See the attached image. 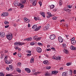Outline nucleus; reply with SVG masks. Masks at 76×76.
Instances as JSON below:
<instances>
[{"instance_id": "f257e3e1", "label": "nucleus", "mask_w": 76, "mask_h": 76, "mask_svg": "<svg viewBox=\"0 0 76 76\" xmlns=\"http://www.w3.org/2000/svg\"><path fill=\"white\" fill-rule=\"evenodd\" d=\"M32 28V29H34L35 31H38L39 29L41 28V26L37 27V26L36 25H35L33 26Z\"/></svg>"}, {"instance_id": "f03ea898", "label": "nucleus", "mask_w": 76, "mask_h": 76, "mask_svg": "<svg viewBox=\"0 0 76 76\" xmlns=\"http://www.w3.org/2000/svg\"><path fill=\"white\" fill-rule=\"evenodd\" d=\"M13 35H12V33H10V34H8L7 35V38L9 40H11L12 39V38H13Z\"/></svg>"}, {"instance_id": "7ed1b4c3", "label": "nucleus", "mask_w": 76, "mask_h": 76, "mask_svg": "<svg viewBox=\"0 0 76 76\" xmlns=\"http://www.w3.org/2000/svg\"><path fill=\"white\" fill-rule=\"evenodd\" d=\"M25 44V43H22L20 42H15L14 44V45H23Z\"/></svg>"}, {"instance_id": "20e7f679", "label": "nucleus", "mask_w": 76, "mask_h": 76, "mask_svg": "<svg viewBox=\"0 0 76 76\" xmlns=\"http://www.w3.org/2000/svg\"><path fill=\"white\" fill-rule=\"evenodd\" d=\"M26 1V0H21L18 4V6H20L23 4H25V3Z\"/></svg>"}, {"instance_id": "39448f33", "label": "nucleus", "mask_w": 76, "mask_h": 76, "mask_svg": "<svg viewBox=\"0 0 76 76\" xmlns=\"http://www.w3.org/2000/svg\"><path fill=\"white\" fill-rule=\"evenodd\" d=\"M30 3H31L32 4V5L33 6H35L36 5V3H37L35 0L34 1V0H31Z\"/></svg>"}, {"instance_id": "423d86ee", "label": "nucleus", "mask_w": 76, "mask_h": 76, "mask_svg": "<svg viewBox=\"0 0 76 76\" xmlns=\"http://www.w3.org/2000/svg\"><path fill=\"white\" fill-rule=\"evenodd\" d=\"M8 15H9V13L8 12H4L1 14V16H3L4 17L7 16Z\"/></svg>"}, {"instance_id": "0eeeda50", "label": "nucleus", "mask_w": 76, "mask_h": 76, "mask_svg": "<svg viewBox=\"0 0 76 76\" xmlns=\"http://www.w3.org/2000/svg\"><path fill=\"white\" fill-rule=\"evenodd\" d=\"M58 40L60 42L62 43L63 42V39L61 37H58Z\"/></svg>"}, {"instance_id": "6e6552de", "label": "nucleus", "mask_w": 76, "mask_h": 76, "mask_svg": "<svg viewBox=\"0 0 76 76\" xmlns=\"http://www.w3.org/2000/svg\"><path fill=\"white\" fill-rule=\"evenodd\" d=\"M50 39H54L56 38V35L54 34H52L50 36Z\"/></svg>"}, {"instance_id": "1a4fd4ad", "label": "nucleus", "mask_w": 76, "mask_h": 76, "mask_svg": "<svg viewBox=\"0 0 76 76\" xmlns=\"http://www.w3.org/2000/svg\"><path fill=\"white\" fill-rule=\"evenodd\" d=\"M36 50L37 52L39 53H41V52H42V49L40 48H37Z\"/></svg>"}, {"instance_id": "9d476101", "label": "nucleus", "mask_w": 76, "mask_h": 76, "mask_svg": "<svg viewBox=\"0 0 76 76\" xmlns=\"http://www.w3.org/2000/svg\"><path fill=\"white\" fill-rule=\"evenodd\" d=\"M24 20L25 22H26V23H29V22H30V20H29L26 18H24Z\"/></svg>"}, {"instance_id": "9b49d317", "label": "nucleus", "mask_w": 76, "mask_h": 76, "mask_svg": "<svg viewBox=\"0 0 76 76\" xmlns=\"http://www.w3.org/2000/svg\"><path fill=\"white\" fill-rule=\"evenodd\" d=\"M0 35H1V37L3 38L5 37V33L4 32H1L0 33Z\"/></svg>"}, {"instance_id": "f8f14e48", "label": "nucleus", "mask_w": 76, "mask_h": 76, "mask_svg": "<svg viewBox=\"0 0 76 76\" xmlns=\"http://www.w3.org/2000/svg\"><path fill=\"white\" fill-rule=\"evenodd\" d=\"M43 63L44 64H49V63H48V61L47 60L44 61H43Z\"/></svg>"}, {"instance_id": "ddd939ff", "label": "nucleus", "mask_w": 76, "mask_h": 76, "mask_svg": "<svg viewBox=\"0 0 76 76\" xmlns=\"http://www.w3.org/2000/svg\"><path fill=\"white\" fill-rule=\"evenodd\" d=\"M25 70L28 73H30L31 72V70L29 68H25Z\"/></svg>"}, {"instance_id": "4468645a", "label": "nucleus", "mask_w": 76, "mask_h": 76, "mask_svg": "<svg viewBox=\"0 0 76 76\" xmlns=\"http://www.w3.org/2000/svg\"><path fill=\"white\" fill-rule=\"evenodd\" d=\"M58 73V72L57 71H54L52 72V74H57V73Z\"/></svg>"}, {"instance_id": "2eb2a0df", "label": "nucleus", "mask_w": 76, "mask_h": 76, "mask_svg": "<svg viewBox=\"0 0 76 76\" xmlns=\"http://www.w3.org/2000/svg\"><path fill=\"white\" fill-rule=\"evenodd\" d=\"M12 66H13L12 65H10L9 66V67L10 68V69L11 71H12V70H13V68Z\"/></svg>"}, {"instance_id": "dca6fc26", "label": "nucleus", "mask_w": 76, "mask_h": 76, "mask_svg": "<svg viewBox=\"0 0 76 76\" xmlns=\"http://www.w3.org/2000/svg\"><path fill=\"white\" fill-rule=\"evenodd\" d=\"M67 72H63L62 73V76H67Z\"/></svg>"}, {"instance_id": "f3484780", "label": "nucleus", "mask_w": 76, "mask_h": 76, "mask_svg": "<svg viewBox=\"0 0 76 76\" xmlns=\"http://www.w3.org/2000/svg\"><path fill=\"white\" fill-rule=\"evenodd\" d=\"M45 76H50V74L48 72H46V73H45Z\"/></svg>"}, {"instance_id": "a211bd4d", "label": "nucleus", "mask_w": 76, "mask_h": 76, "mask_svg": "<svg viewBox=\"0 0 76 76\" xmlns=\"http://www.w3.org/2000/svg\"><path fill=\"white\" fill-rule=\"evenodd\" d=\"M5 62L6 64H10V63H12V62H11V61H8L7 60L5 61Z\"/></svg>"}, {"instance_id": "6ab92c4d", "label": "nucleus", "mask_w": 76, "mask_h": 76, "mask_svg": "<svg viewBox=\"0 0 76 76\" xmlns=\"http://www.w3.org/2000/svg\"><path fill=\"white\" fill-rule=\"evenodd\" d=\"M41 15L43 17V18H45V12H43L42 13Z\"/></svg>"}, {"instance_id": "aec40b11", "label": "nucleus", "mask_w": 76, "mask_h": 76, "mask_svg": "<svg viewBox=\"0 0 76 76\" xmlns=\"http://www.w3.org/2000/svg\"><path fill=\"white\" fill-rule=\"evenodd\" d=\"M71 49L72 50H75V49H76V48H75V47H74V46H73L71 45Z\"/></svg>"}, {"instance_id": "412c9836", "label": "nucleus", "mask_w": 76, "mask_h": 76, "mask_svg": "<svg viewBox=\"0 0 76 76\" xmlns=\"http://www.w3.org/2000/svg\"><path fill=\"white\" fill-rule=\"evenodd\" d=\"M71 42L72 44H73V45H74V44H75L76 43V40H74L72 41H71Z\"/></svg>"}, {"instance_id": "4be33fe9", "label": "nucleus", "mask_w": 76, "mask_h": 76, "mask_svg": "<svg viewBox=\"0 0 76 76\" xmlns=\"http://www.w3.org/2000/svg\"><path fill=\"white\" fill-rule=\"evenodd\" d=\"M61 59V57L59 56H58L57 57L56 60H60Z\"/></svg>"}, {"instance_id": "5701e85b", "label": "nucleus", "mask_w": 76, "mask_h": 76, "mask_svg": "<svg viewBox=\"0 0 76 76\" xmlns=\"http://www.w3.org/2000/svg\"><path fill=\"white\" fill-rule=\"evenodd\" d=\"M34 61V58H32L31 59L30 62L31 63H32Z\"/></svg>"}, {"instance_id": "b1692460", "label": "nucleus", "mask_w": 76, "mask_h": 76, "mask_svg": "<svg viewBox=\"0 0 76 76\" xmlns=\"http://www.w3.org/2000/svg\"><path fill=\"white\" fill-rule=\"evenodd\" d=\"M49 27H50V26L49 25V24H48L47 25V26H46L45 28H46L47 30H48V29H49Z\"/></svg>"}, {"instance_id": "393cba45", "label": "nucleus", "mask_w": 76, "mask_h": 76, "mask_svg": "<svg viewBox=\"0 0 76 76\" xmlns=\"http://www.w3.org/2000/svg\"><path fill=\"white\" fill-rule=\"evenodd\" d=\"M14 4L15 6H18V2H14Z\"/></svg>"}, {"instance_id": "a878e982", "label": "nucleus", "mask_w": 76, "mask_h": 76, "mask_svg": "<svg viewBox=\"0 0 76 76\" xmlns=\"http://www.w3.org/2000/svg\"><path fill=\"white\" fill-rule=\"evenodd\" d=\"M64 52L66 53V54H68L69 53V51L68 50H67L66 49H64Z\"/></svg>"}, {"instance_id": "bb28decb", "label": "nucleus", "mask_w": 76, "mask_h": 76, "mask_svg": "<svg viewBox=\"0 0 76 76\" xmlns=\"http://www.w3.org/2000/svg\"><path fill=\"white\" fill-rule=\"evenodd\" d=\"M69 72L70 73L69 75H72V73H73V71L71 69L69 70Z\"/></svg>"}, {"instance_id": "cd10ccee", "label": "nucleus", "mask_w": 76, "mask_h": 76, "mask_svg": "<svg viewBox=\"0 0 76 76\" xmlns=\"http://www.w3.org/2000/svg\"><path fill=\"white\" fill-rule=\"evenodd\" d=\"M17 71L18 72H21V71L20 70V69L19 68H17L16 69Z\"/></svg>"}, {"instance_id": "c85d7f7f", "label": "nucleus", "mask_w": 76, "mask_h": 76, "mask_svg": "<svg viewBox=\"0 0 76 76\" xmlns=\"http://www.w3.org/2000/svg\"><path fill=\"white\" fill-rule=\"evenodd\" d=\"M4 23L5 25H8V24H9V22L6 21H5Z\"/></svg>"}, {"instance_id": "c756f323", "label": "nucleus", "mask_w": 76, "mask_h": 76, "mask_svg": "<svg viewBox=\"0 0 76 76\" xmlns=\"http://www.w3.org/2000/svg\"><path fill=\"white\" fill-rule=\"evenodd\" d=\"M0 76H4V75L3 74V72H1L0 73Z\"/></svg>"}, {"instance_id": "7c9ffc66", "label": "nucleus", "mask_w": 76, "mask_h": 76, "mask_svg": "<svg viewBox=\"0 0 76 76\" xmlns=\"http://www.w3.org/2000/svg\"><path fill=\"white\" fill-rule=\"evenodd\" d=\"M28 39V41H31L32 40V38L31 37H30V38H27Z\"/></svg>"}, {"instance_id": "2f4dec72", "label": "nucleus", "mask_w": 76, "mask_h": 76, "mask_svg": "<svg viewBox=\"0 0 76 76\" xmlns=\"http://www.w3.org/2000/svg\"><path fill=\"white\" fill-rule=\"evenodd\" d=\"M42 38L41 37H38L37 38V39L36 40L37 41H38L39 40H40Z\"/></svg>"}, {"instance_id": "473e14b6", "label": "nucleus", "mask_w": 76, "mask_h": 76, "mask_svg": "<svg viewBox=\"0 0 76 76\" xmlns=\"http://www.w3.org/2000/svg\"><path fill=\"white\" fill-rule=\"evenodd\" d=\"M51 16H52V14H51V15H48L47 16V18H50Z\"/></svg>"}, {"instance_id": "72a5a7b5", "label": "nucleus", "mask_w": 76, "mask_h": 76, "mask_svg": "<svg viewBox=\"0 0 76 76\" xmlns=\"http://www.w3.org/2000/svg\"><path fill=\"white\" fill-rule=\"evenodd\" d=\"M57 17H54L52 18V19L53 20H56V19H57Z\"/></svg>"}, {"instance_id": "f704fd0d", "label": "nucleus", "mask_w": 76, "mask_h": 76, "mask_svg": "<svg viewBox=\"0 0 76 76\" xmlns=\"http://www.w3.org/2000/svg\"><path fill=\"white\" fill-rule=\"evenodd\" d=\"M46 69H51V66H47L46 67Z\"/></svg>"}, {"instance_id": "c9c22d12", "label": "nucleus", "mask_w": 76, "mask_h": 76, "mask_svg": "<svg viewBox=\"0 0 76 76\" xmlns=\"http://www.w3.org/2000/svg\"><path fill=\"white\" fill-rule=\"evenodd\" d=\"M50 9H53L54 7V5H52L50 6Z\"/></svg>"}, {"instance_id": "e433bc0d", "label": "nucleus", "mask_w": 76, "mask_h": 76, "mask_svg": "<svg viewBox=\"0 0 76 76\" xmlns=\"http://www.w3.org/2000/svg\"><path fill=\"white\" fill-rule=\"evenodd\" d=\"M39 4L40 6H41L42 5V2L40 1L39 2Z\"/></svg>"}, {"instance_id": "4c0bfd02", "label": "nucleus", "mask_w": 76, "mask_h": 76, "mask_svg": "<svg viewBox=\"0 0 76 76\" xmlns=\"http://www.w3.org/2000/svg\"><path fill=\"white\" fill-rule=\"evenodd\" d=\"M38 45H43L40 42H38Z\"/></svg>"}, {"instance_id": "58836bf2", "label": "nucleus", "mask_w": 76, "mask_h": 76, "mask_svg": "<svg viewBox=\"0 0 76 76\" xmlns=\"http://www.w3.org/2000/svg\"><path fill=\"white\" fill-rule=\"evenodd\" d=\"M18 56L19 57H22V55H21V54H20V53H18Z\"/></svg>"}, {"instance_id": "ea45409f", "label": "nucleus", "mask_w": 76, "mask_h": 76, "mask_svg": "<svg viewBox=\"0 0 76 76\" xmlns=\"http://www.w3.org/2000/svg\"><path fill=\"white\" fill-rule=\"evenodd\" d=\"M39 73V72H35V73H34V75H37V74H38V73Z\"/></svg>"}, {"instance_id": "a19ab883", "label": "nucleus", "mask_w": 76, "mask_h": 76, "mask_svg": "<svg viewBox=\"0 0 76 76\" xmlns=\"http://www.w3.org/2000/svg\"><path fill=\"white\" fill-rule=\"evenodd\" d=\"M34 39L35 40H37V36H35L34 37Z\"/></svg>"}, {"instance_id": "79ce46f5", "label": "nucleus", "mask_w": 76, "mask_h": 76, "mask_svg": "<svg viewBox=\"0 0 76 76\" xmlns=\"http://www.w3.org/2000/svg\"><path fill=\"white\" fill-rule=\"evenodd\" d=\"M12 75L10 74H9L6 75V76H12Z\"/></svg>"}, {"instance_id": "37998d69", "label": "nucleus", "mask_w": 76, "mask_h": 76, "mask_svg": "<svg viewBox=\"0 0 76 76\" xmlns=\"http://www.w3.org/2000/svg\"><path fill=\"white\" fill-rule=\"evenodd\" d=\"M34 19H35V20H39V19H38L37 18H36V17H35L34 18Z\"/></svg>"}, {"instance_id": "c03bdc74", "label": "nucleus", "mask_w": 76, "mask_h": 76, "mask_svg": "<svg viewBox=\"0 0 76 76\" xmlns=\"http://www.w3.org/2000/svg\"><path fill=\"white\" fill-rule=\"evenodd\" d=\"M62 45L63 47H66V45L65 44H63Z\"/></svg>"}, {"instance_id": "a18cd8bd", "label": "nucleus", "mask_w": 76, "mask_h": 76, "mask_svg": "<svg viewBox=\"0 0 76 76\" xmlns=\"http://www.w3.org/2000/svg\"><path fill=\"white\" fill-rule=\"evenodd\" d=\"M70 64H70V63H68L66 64V66H70Z\"/></svg>"}, {"instance_id": "49530a36", "label": "nucleus", "mask_w": 76, "mask_h": 76, "mask_svg": "<svg viewBox=\"0 0 76 76\" xmlns=\"http://www.w3.org/2000/svg\"><path fill=\"white\" fill-rule=\"evenodd\" d=\"M34 44H35V43L34 42H33L31 43V45H34Z\"/></svg>"}, {"instance_id": "de8ad7c7", "label": "nucleus", "mask_w": 76, "mask_h": 76, "mask_svg": "<svg viewBox=\"0 0 76 76\" xmlns=\"http://www.w3.org/2000/svg\"><path fill=\"white\" fill-rule=\"evenodd\" d=\"M6 70H7L8 71H9V70H10V69H9V67H8L6 68Z\"/></svg>"}, {"instance_id": "09e8293b", "label": "nucleus", "mask_w": 76, "mask_h": 76, "mask_svg": "<svg viewBox=\"0 0 76 76\" xmlns=\"http://www.w3.org/2000/svg\"><path fill=\"white\" fill-rule=\"evenodd\" d=\"M12 8H10L8 10V12H10V11H12Z\"/></svg>"}, {"instance_id": "8fccbe9b", "label": "nucleus", "mask_w": 76, "mask_h": 76, "mask_svg": "<svg viewBox=\"0 0 76 76\" xmlns=\"http://www.w3.org/2000/svg\"><path fill=\"white\" fill-rule=\"evenodd\" d=\"M47 14H48V15H51V13L48 12H47Z\"/></svg>"}, {"instance_id": "3c124183", "label": "nucleus", "mask_w": 76, "mask_h": 76, "mask_svg": "<svg viewBox=\"0 0 76 76\" xmlns=\"http://www.w3.org/2000/svg\"><path fill=\"white\" fill-rule=\"evenodd\" d=\"M24 7V5L22 4V5H21V7H20V8H22Z\"/></svg>"}, {"instance_id": "603ef678", "label": "nucleus", "mask_w": 76, "mask_h": 76, "mask_svg": "<svg viewBox=\"0 0 76 76\" xmlns=\"http://www.w3.org/2000/svg\"><path fill=\"white\" fill-rule=\"evenodd\" d=\"M31 53L28 54H27V56H31Z\"/></svg>"}, {"instance_id": "864d4df0", "label": "nucleus", "mask_w": 76, "mask_h": 76, "mask_svg": "<svg viewBox=\"0 0 76 76\" xmlns=\"http://www.w3.org/2000/svg\"><path fill=\"white\" fill-rule=\"evenodd\" d=\"M73 73L74 74H76V70H74L73 71Z\"/></svg>"}, {"instance_id": "5fc2aeb1", "label": "nucleus", "mask_w": 76, "mask_h": 76, "mask_svg": "<svg viewBox=\"0 0 76 76\" xmlns=\"http://www.w3.org/2000/svg\"><path fill=\"white\" fill-rule=\"evenodd\" d=\"M64 20L62 19L61 20V22H64Z\"/></svg>"}, {"instance_id": "6e6d98bb", "label": "nucleus", "mask_w": 76, "mask_h": 76, "mask_svg": "<svg viewBox=\"0 0 76 76\" xmlns=\"http://www.w3.org/2000/svg\"><path fill=\"white\" fill-rule=\"evenodd\" d=\"M9 25L6 26H5V28H8V27H9Z\"/></svg>"}, {"instance_id": "4d7b16f0", "label": "nucleus", "mask_w": 76, "mask_h": 76, "mask_svg": "<svg viewBox=\"0 0 76 76\" xmlns=\"http://www.w3.org/2000/svg\"><path fill=\"white\" fill-rule=\"evenodd\" d=\"M75 38H73L72 39H71V41H75Z\"/></svg>"}, {"instance_id": "13d9d810", "label": "nucleus", "mask_w": 76, "mask_h": 76, "mask_svg": "<svg viewBox=\"0 0 76 76\" xmlns=\"http://www.w3.org/2000/svg\"><path fill=\"white\" fill-rule=\"evenodd\" d=\"M51 49L53 50V51H55V48H52Z\"/></svg>"}, {"instance_id": "bf43d9fd", "label": "nucleus", "mask_w": 76, "mask_h": 76, "mask_svg": "<svg viewBox=\"0 0 76 76\" xmlns=\"http://www.w3.org/2000/svg\"><path fill=\"white\" fill-rule=\"evenodd\" d=\"M64 10H65V11H67V9L66 8H64Z\"/></svg>"}, {"instance_id": "052dcab7", "label": "nucleus", "mask_w": 76, "mask_h": 76, "mask_svg": "<svg viewBox=\"0 0 76 76\" xmlns=\"http://www.w3.org/2000/svg\"><path fill=\"white\" fill-rule=\"evenodd\" d=\"M47 51H51V49H47Z\"/></svg>"}, {"instance_id": "680f3d73", "label": "nucleus", "mask_w": 76, "mask_h": 76, "mask_svg": "<svg viewBox=\"0 0 76 76\" xmlns=\"http://www.w3.org/2000/svg\"><path fill=\"white\" fill-rule=\"evenodd\" d=\"M16 54H17V53H16V52H15V53H13L14 56H15V55H16Z\"/></svg>"}, {"instance_id": "e2e57ef3", "label": "nucleus", "mask_w": 76, "mask_h": 76, "mask_svg": "<svg viewBox=\"0 0 76 76\" xmlns=\"http://www.w3.org/2000/svg\"><path fill=\"white\" fill-rule=\"evenodd\" d=\"M28 27H29L31 26V25H30V24H29V23L28 24Z\"/></svg>"}, {"instance_id": "0e129e2a", "label": "nucleus", "mask_w": 76, "mask_h": 76, "mask_svg": "<svg viewBox=\"0 0 76 76\" xmlns=\"http://www.w3.org/2000/svg\"><path fill=\"white\" fill-rule=\"evenodd\" d=\"M21 64V63H18V66H20V65Z\"/></svg>"}, {"instance_id": "69168bd1", "label": "nucleus", "mask_w": 76, "mask_h": 76, "mask_svg": "<svg viewBox=\"0 0 76 76\" xmlns=\"http://www.w3.org/2000/svg\"><path fill=\"white\" fill-rule=\"evenodd\" d=\"M13 26H16V24L15 23H14L13 24Z\"/></svg>"}, {"instance_id": "338daca9", "label": "nucleus", "mask_w": 76, "mask_h": 76, "mask_svg": "<svg viewBox=\"0 0 76 76\" xmlns=\"http://www.w3.org/2000/svg\"><path fill=\"white\" fill-rule=\"evenodd\" d=\"M28 53H31V50H28Z\"/></svg>"}, {"instance_id": "774afa93", "label": "nucleus", "mask_w": 76, "mask_h": 76, "mask_svg": "<svg viewBox=\"0 0 76 76\" xmlns=\"http://www.w3.org/2000/svg\"><path fill=\"white\" fill-rule=\"evenodd\" d=\"M18 47H15V50H18Z\"/></svg>"}]
</instances>
